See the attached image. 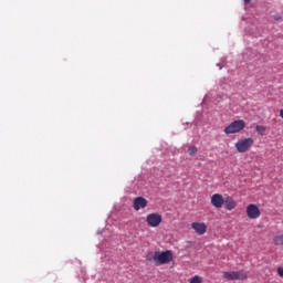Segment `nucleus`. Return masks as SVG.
<instances>
[{
    "label": "nucleus",
    "instance_id": "1",
    "mask_svg": "<svg viewBox=\"0 0 283 283\" xmlns=\"http://www.w3.org/2000/svg\"><path fill=\"white\" fill-rule=\"evenodd\" d=\"M153 260L158 266H160V264H169V262L174 260V253L171 250L155 252Z\"/></svg>",
    "mask_w": 283,
    "mask_h": 283
},
{
    "label": "nucleus",
    "instance_id": "2",
    "mask_svg": "<svg viewBox=\"0 0 283 283\" xmlns=\"http://www.w3.org/2000/svg\"><path fill=\"white\" fill-rule=\"evenodd\" d=\"M244 127H247V122L244 119H237L230 123L223 132L227 136H230V134H240Z\"/></svg>",
    "mask_w": 283,
    "mask_h": 283
},
{
    "label": "nucleus",
    "instance_id": "3",
    "mask_svg": "<svg viewBox=\"0 0 283 283\" xmlns=\"http://www.w3.org/2000/svg\"><path fill=\"white\" fill-rule=\"evenodd\" d=\"M253 143H255L253 137H248L244 139H239L234 144V147H235L237 151H239V154H245V151H249V149H251V147H253Z\"/></svg>",
    "mask_w": 283,
    "mask_h": 283
},
{
    "label": "nucleus",
    "instance_id": "4",
    "mask_svg": "<svg viewBox=\"0 0 283 283\" xmlns=\"http://www.w3.org/2000/svg\"><path fill=\"white\" fill-rule=\"evenodd\" d=\"M223 277L224 280L228 281H235V280H247L248 274L247 271L241 270V271H231V272H223Z\"/></svg>",
    "mask_w": 283,
    "mask_h": 283
},
{
    "label": "nucleus",
    "instance_id": "5",
    "mask_svg": "<svg viewBox=\"0 0 283 283\" xmlns=\"http://www.w3.org/2000/svg\"><path fill=\"white\" fill-rule=\"evenodd\" d=\"M146 222L148 227H153L154 229H156V227H160V224L163 223V216L156 212L149 213L146 217Z\"/></svg>",
    "mask_w": 283,
    "mask_h": 283
},
{
    "label": "nucleus",
    "instance_id": "6",
    "mask_svg": "<svg viewBox=\"0 0 283 283\" xmlns=\"http://www.w3.org/2000/svg\"><path fill=\"white\" fill-rule=\"evenodd\" d=\"M247 216L250 220H258L261 216L260 208L255 203H250L247 208Z\"/></svg>",
    "mask_w": 283,
    "mask_h": 283
},
{
    "label": "nucleus",
    "instance_id": "7",
    "mask_svg": "<svg viewBox=\"0 0 283 283\" xmlns=\"http://www.w3.org/2000/svg\"><path fill=\"white\" fill-rule=\"evenodd\" d=\"M210 202L216 209H222L224 207V197L220 193H214L211 196Z\"/></svg>",
    "mask_w": 283,
    "mask_h": 283
},
{
    "label": "nucleus",
    "instance_id": "8",
    "mask_svg": "<svg viewBox=\"0 0 283 283\" xmlns=\"http://www.w3.org/2000/svg\"><path fill=\"white\" fill-rule=\"evenodd\" d=\"M191 227L197 235H205L207 233V223L205 222H192Z\"/></svg>",
    "mask_w": 283,
    "mask_h": 283
},
{
    "label": "nucleus",
    "instance_id": "9",
    "mask_svg": "<svg viewBox=\"0 0 283 283\" xmlns=\"http://www.w3.org/2000/svg\"><path fill=\"white\" fill-rule=\"evenodd\" d=\"M133 207L135 211H140V209H145V207H147V199H145L144 197L135 198Z\"/></svg>",
    "mask_w": 283,
    "mask_h": 283
},
{
    "label": "nucleus",
    "instance_id": "10",
    "mask_svg": "<svg viewBox=\"0 0 283 283\" xmlns=\"http://www.w3.org/2000/svg\"><path fill=\"white\" fill-rule=\"evenodd\" d=\"M223 205H224V209H227V211H233V209H235V207H238V203L231 197H226L223 199Z\"/></svg>",
    "mask_w": 283,
    "mask_h": 283
},
{
    "label": "nucleus",
    "instance_id": "11",
    "mask_svg": "<svg viewBox=\"0 0 283 283\" xmlns=\"http://www.w3.org/2000/svg\"><path fill=\"white\" fill-rule=\"evenodd\" d=\"M273 243L275 247H282L283 245V234H276L273 239Z\"/></svg>",
    "mask_w": 283,
    "mask_h": 283
},
{
    "label": "nucleus",
    "instance_id": "12",
    "mask_svg": "<svg viewBox=\"0 0 283 283\" xmlns=\"http://www.w3.org/2000/svg\"><path fill=\"white\" fill-rule=\"evenodd\" d=\"M255 130L258 132V134H260V136H266V126L256 125Z\"/></svg>",
    "mask_w": 283,
    "mask_h": 283
},
{
    "label": "nucleus",
    "instance_id": "13",
    "mask_svg": "<svg viewBox=\"0 0 283 283\" xmlns=\"http://www.w3.org/2000/svg\"><path fill=\"white\" fill-rule=\"evenodd\" d=\"M188 154L189 156H196V154H198V148L196 146H190L188 148Z\"/></svg>",
    "mask_w": 283,
    "mask_h": 283
},
{
    "label": "nucleus",
    "instance_id": "14",
    "mask_svg": "<svg viewBox=\"0 0 283 283\" xmlns=\"http://www.w3.org/2000/svg\"><path fill=\"white\" fill-rule=\"evenodd\" d=\"M190 283H202V277L195 275L191 280Z\"/></svg>",
    "mask_w": 283,
    "mask_h": 283
},
{
    "label": "nucleus",
    "instance_id": "15",
    "mask_svg": "<svg viewBox=\"0 0 283 283\" xmlns=\"http://www.w3.org/2000/svg\"><path fill=\"white\" fill-rule=\"evenodd\" d=\"M276 271H277V275L280 277H283V266H279Z\"/></svg>",
    "mask_w": 283,
    "mask_h": 283
},
{
    "label": "nucleus",
    "instance_id": "16",
    "mask_svg": "<svg viewBox=\"0 0 283 283\" xmlns=\"http://www.w3.org/2000/svg\"><path fill=\"white\" fill-rule=\"evenodd\" d=\"M274 19H275V21H280L282 19V17L275 15Z\"/></svg>",
    "mask_w": 283,
    "mask_h": 283
},
{
    "label": "nucleus",
    "instance_id": "17",
    "mask_svg": "<svg viewBox=\"0 0 283 283\" xmlns=\"http://www.w3.org/2000/svg\"><path fill=\"white\" fill-rule=\"evenodd\" d=\"M244 3H251V0H243Z\"/></svg>",
    "mask_w": 283,
    "mask_h": 283
}]
</instances>
